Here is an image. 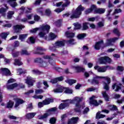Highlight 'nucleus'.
Masks as SVG:
<instances>
[{
	"mask_svg": "<svg viewBox=\"0 0 124 124\" xmlns=\"http://www.w3.org/2000/svg\"><path fill=\"white\" fill-rule=\"evenodd\" d=\"M55 54H52L51 57L48 55H46L44 57V59L41 58H36L35 60V62H39L40 66L42 67H47L49 65V63H50L51 65H55V62L53 60V59L55 58ZM49 62V63L48 62Z\"/></svg>",
	"mask_w": 124,
	"mask_h": 124,
	"instance_id": "obj_1",
	"label": "nucleus"
},
{
	"mask_svg": "<svg viewBox=\"0 0 124 124\" xmlns=\"http://www.w3.org/2000/svg\"><path fill=\"white\" fill-rule=\"evenodd\" d=\"M83 101V97H75L73 100H67V106H69L70 104H75V111L76 112H80L84 108H85V104H80V102Z\"/></svg>",
	"mask_w": 124,
	"mask_h": 124,
	"instance_id": "obj_2",
	"label": "nucleus"
},
{
	"mask_svg": "<svg viewBox=\"0 0 124 124\" xmlns=\"http://www.w3.org/2000/svg\"><path fill=\"white\" fill-rule=\"evenodd\" d=\"M50 26L48 25L43 24L42 26H40L39 28H36L33 29L32 30L30 31V32L32 33H35L37 31H41L39 33L38 35L40 37H44L46 33L49 32V31H50Z\"/></svg>",
	"mask_w": 124,
	"mask_h": 124,
	"instance_id": "obj_3",
	"label": "nucleus"
},
{
	"mask_svg": "<svg viewBox=\"0 0 124 124\" xmlns=\"http://www.w3.org/2000/svg\"><path fill=\"white\" fill-rule=\"evenodd\" d=\"M100 79H104L106 81H107V83H106L105 81L103 82L104 89L106 91H109V84L111 83V78L108 77H100L96 76L95 77H94L92 80L93 83L98 85V84H99Z\"/></svg>",
	"mask_w": 124,
	"mask_h": 124,
	"instance_id": "obj_4",
	"label": "nucleus"
},
{
	"mask_svg": "<svg viewBox=\"0 0 124 124\" xmlns=\"http://www.w3.org/2000/svg\"><path fill=\"white\" fill-rule=\"evenodd\" d=\"M14 82H16V80L14 78H10L8 80L6 86L7 89H8V90H13L14 89H16V90H20V89H23L25 88V85L22 83L18 84L15 83L13 84L9 85V84H11V83H14Z\"/></svg>",
	"mask_w": 124,
	"mask_h": 124,
	"instance_id": "obj_5",
	"label": "nucleus"
},
{
	"mask_svg": "<svg viewBox=\"0 0 124 124\" xmlns=\"http://www.w3.org/2000/svg\"><path fill=\"white\" fill-rule=\"evenodd\" d=\"M64 92L65 93H72L73 91L68 88H64L62 86H59L57 88L54 89L53 92L55 93H62Z\"/></svg>",
	"mask_w": 124,
	"mask_h": 124,
	"instance_id": "obj_6",
	"label": "nucleus"
},
{
	"mask_svg": "<svg viewBox=\"0 0 124 124\" xmlns=\"http://www.w3.org/2000/svg\"><path fill=\"white\" fill-rule=\"evenodd\" d=\"M84 10H85V7L80 4L77 8L76 10H72L71 16H80L82 15V12Z\"/></svg>",
	"mask_w": 124,
	"mask_h": 124,
	"instance_id": "obj_7",
	"label": "nucleus"
},
{
	"mask_svg": "<svg viewBox=\"0 0 124 124\" xmlns=\"http://www.w3.org/2000/svg\"><path fill=\"white\" fill-rule=\"evenodd\" d=\"M112 60L108 56L100 57L99 59V63L100 64H106V63H110Z\"/></svg>",
	"mask_w": 124,
	"mask_h": 124,
	"instance_id": "obj_8",
	"label": "nucleus"
},
{
	"mask_svg": "<svg viewBox=\"0 0 124 124\" xmlns=\"http://www.w3.org/2000/svg\"><path fill=\"white\" fill-rule=\"evenodd\" d=\"M57 110V108H51L48 110V111L46 113H45L43 115H39L38 116V118L39 120H43L44 119H46L47 117L50 116L51 114V112H55Z\"/></svg>",
	"mask_w": 124,
	"mask_h": 124,
	"instance_id": "obj_9",
	"label": "nucleus"
},
{
	"mask_svg": "<svg viewBox=\"0 0 124 124\" xmlns=\"http://www.w3.org/2000/svg\"><path fill=\"white\" fill-rule=\"evenodd\" d=\"M95 98H97L96 96H93L90 98V104H93L94 106H98L99 105L102 104L103 102L102 100H99L98 102L96 100Z\"/></svg>",
	"mask_w": 124,
	"mask_h": 124,
	"instance_id": "obj_10",
	"label": "nucleus"
},
{
	"mask_svg": "<svg viewBox=\"0 0 124 124\" xmlns=\"http://www.w3.org/2000/svg\"><path fill=\"white\" fill-rule=\"evenodd\" d=\"M64 45V42L59 41L55 43V46L51 45L49 46V49L51 51H55L56 48H59V47H62Z\"/></svg>",
	"mask_w": 124,
	"mask_h": 124,
	"instance_id": "obj_11",
	"label": "nucleus"
},
{
	"mask_svg": "<svg viewBox=\"0 0 124 124\" xmlns=\"http://www.w3.org/2000/svg\"><path fill=\"white\" fill-rule=\"evenodd\" d=\"M119 39V38L115 37L113 38L108 39L107 40V42L105 45V47H107L108 46H112L113 43H115L117 40Z\"/></svg>",
	"mask_w": 124,
	"mask_h": 124,
	"instance_id": "obj_12",
	"label": "nucleus"
},
{
	"mask_svg": "<svg viewBox=\"0 0 124 124\" xmlns=\"http://www.w3.org/2000/svg\"><path fill=\"white\" fill-rule=\"evenodd\" d=\"M35 82V79L31 78V76L27 77L25 79V83L28 85L29 87L33 86V83Z\"/></svg>",
	"mask_w": 124,
	"mask_h": 124,
	"instance_id": "obj_13",
	"label": "nucleus"
},
{
	"mask_svg": "<svg viewBox=\"0 0 124 124\" xmlns=\"http://www.w3.org/2000/svg\"><path fill=\"white\" fill-rule=\"evenodd\" d=\"M1 74L4 76H10L11 72L10 70L6 68H2L0 69Z\"/></svg>",
	"mask_w": 124,
	"mask_h": 124,
	"instance_id": "obj_14",
	"label": "nucleus"
},
{
	"mask_svg": "<svg viewBox=\"0 0 124 124\" xmlns=\"http://www.w3.org/2000/svg\"><path fill=\"white\" fill-rule=\"evenodd\" d=\"M94 48L95 50H100L101 48H104V45L103 44V41H101L98 42H96L94 46Z\"/></svg>",
	"mask_w": 124,
	"mask_h": 124,
	"instance_id": "obj_15",
	"label": "nucleus"
},
{
	"mask_svg": "<svg viewBox=\"0 0 124 124\" xmlns=\"http://www.w3.org/2000/svg\"><path fill=\"white\" fill-rule=\"evenodd\" d=\"M14 100H15L16 102L15 104V108H18L20 104H23V103H24L25 102L24 100L19 99L17 97L14 98Z\"/></svg>",
	"mask_w": 124,
	"mask_h": 124,
	"instance_id": "obj_16",
	"label": "nucleus"
},
{
	"mask_svg": "<svg viewBox=\"0 0 124 124\" xmlns=\"http://www.w3.org/2000/svg\"><path fill=\"white\" fill-rule=\"evenodd\" d=\"M94 69L100 73L106 72V68L105 66H99L98 65H96L94 67Z\"/></svg>",
	"mask_w": 124,
	"mask_h": 124,
	"instance_id": "obj_17",
	"label": "nucleus"
},
{
	"mask_svg": "<svg viewBox=\"0 0 124 124\" xmlns=\"http://www.w3.org/2000/svg\"><path fill=\"white\" fill-rule=\"evenodd\" d=\"M95 8H96V6L95 5H92L90 8H88L85 11V14L87 15V14H90V13H92V12L94 11V9H95Z\"/></svg>",
	"mask_w": 124,
	"mask_h": 124,
	"instance_id": "obj_18",
	"label": "nucleus"
},
{
	"mask_svg": "<svg viewBox=\"0 0 124 124\" xmlns=\"http://www.w3.org/2000/svg\"><path fill=\"white\" fill-rule=\"evenodd\" d=\"M45 35L44 37H43L46 40L49 41V40H53V39H55L56 37H57V36L56 34H54V33H50L49 35L48 36V37L47 38L46 36Z\"/></svg>",
	"mask_w": 124,
	"mask_h": 124,
	"instance_id": "obj_19",
	"label": "nucleus"
},
{
	"mask_svg": "<svg viewBox=\"0 0 124 124\" xmlns=\"http://www.w3.org/2000/svg\"><path fill=\"white\" fill-rule=\"evenodd\" d=\"M106 9L104 8H99L97 9L96 6V8L93 11L94 14H103L105 13Z\"/></svg>",
	"mask_w": 124,
	"mask_h": 124,
	"instance_id": "obj_20",
	"label": "nucleus"
},
{
	"mask_svg": "<svg viewBox=\"0 0 124 124\" xmlns=\"http://www.w3.org/2000/svg\"><path fill=\"white\" fill-rule=\"evenodd\" d=\"M28 18H24L21 19L22 22H27L28 20H31V19H32L33 18L34 19L35 21H39L40 20V17L39 16H28Z\"/></svg>",
	"mask_w": 124,
	"mask_h": 124,
	"instance_id": "obj_21",
	"label": "nucleus"
},
{
	"mask_svg": "<svg viewBox=\"0 0 124 124\" xmlns=\"http://www.w3.org/2000/svg\"><path fill=\"white\" fill-rule=\"evenodd\" d=\"M25 28V26L22 25H16L14 26V30L15 32H19L21 31L22 29H24Z\"/></svg>",
	"mask_w": 124,
	"mask_h": 124,
	"instance_id": "obj_22",
	"label": "nucleus"
},
{
	"mask_svg": "<svg viewBox=\"0 0 124 124\" xmlns=\"http://www.w3.org/2000/svg\"><path fill=\"white\" fill-rule=\"evenodd\" d=\"M122 84L117 82L112 85V89L115 90V92H118L119 90H121V87Z\"/></svg>",
	"mask_w": 124,
	"mask_h": 124,
	"instance_id": "obj_23",
	"label": "nucleus"
},
{
	"mask_svg": "<svg viewBox=\"0 0 124 124\" xmlns=\"http://www.w3.org/2000/svg\"><path fill=\"white\" fill-rule=\"evenodd\" d=\"M63 80V77H60L51 80V83L52 84H56V83H58V82H61Z\"/></svg>",
	"mask_w": 124,
	"mask_h": 124,
	"instance_id": "obj_24",
	"label": "nucleus"
},
{
	"mask_svg": "<svg viewBox=\"0 0 124 124\" xmlns=\"http://www.w3.org/2000/svg\"><path fill=\"white\" fill-rule=\"evenodd\" d=\"M73 68H74L75 70H76L77 72H84V71H85V68L81 67L78 65L73 66Z\"/></svg>",
	"mask_w": 124,
	"mask_h": 124,
	"instance_id": "obj_25",
	"label": "nucleus"
},
{
	"mask_svg": "<svg viewBox=\"0 0 124 124\" xmlns=\"http://www.w3.org/2000/svg\"><path fill=\"white\" fill-rule=\"evenodd\" d=\"M36 115V112H30L26 114L25 117L26 119H32V118H34Z\"/></svg>",
	"mask_w": 124,
	"mask_h": 124,
	"instance_id": "obj_26",
	"label": "nucleus"
},
{
	"mask_svg": "<svg viewBox=\"0 0 124 124\" xmlns=\"http://www.w3.org/2000/svg\"><path fill=\"white\" fill-rule=\"evenodd\" d=\"M17 0H9L8 2L10 3V6L13 8H15L17 6V2H15Z\"/></svg>",
	"mask_w": 124,
	"mask_h": 124,
	"instance_id": "obj_27",
	"label": "nucleus"
},
{
	"mask_svg": "<svg viewBox=\"0 0 124 124\" xmlns=\"http://www.w3.org/2000/svg\"><path fill=\"white\" fill-rule=\"evenodd\" d=\"M67 100H63V102H64V104H61L59 107V109H64V108H66V107H68L69 106H67V102L66 101Z\"/></svg>",
	"mask_w": 124,
	"mask_h": 124,
	"instance_id": "obj_28",
	"label": "nucleus"
},
{
	"mask_svg": "<svg viewBox=\"0 0 124 124\" xmlns=\"http://www.w3.org/2000/svg\"><path fill=\"white\" fill-rule=\"evenodd\" d=\"M54 100L51 98H47L43 101V103L44 105H48V104H50L51 102H53Z\"/></svg>",
	"mask_w": 124,
	"mask_h": 124,
	"instance_id": "obj_29",
	"label": "nucleus"
},
{
	"mask_svg": "<svg viewBox=\"0 0 124 124\" xmlns=\"http://www.w3.org/2000/svg\"><path fill=\"white\" fill-rule=\"evenodd\" d=\"M78 121V117H73L69 120L68 124H75L77 123Z\"/></svg>",
	"mask_w": 124,
	"mask_h": 124,
	"instance_id": "obj_30",
	"label": "nucleus"
},
{
	"mask_svg": "<svg viewBox=\"0 0 124 124\" xmlns=\"http://www.w3.org/2000/svg\"><path fill=\"white\" fill-rule=\"evenodd\" d=\"M36 12L37 13L41 14L42 16H43V15H44V8L43 7H40L36 9Z\"/></svg>",
	"mask_w": 124,
	"mask_h": 124,
	"instance_id": "obj_31",
	"label": "nucleus"
},
{
	"mask_svg": "<svg viewBox=\"0 0 124 124\" xmlns=\"http://www.w3.org/2000/svg\"><path fill=\"white\" fill-rule=\"evenodd\" d=\"M17 74H25L27 72V70L18 68L16 70Z\"/></svg>",
	"mask_w": 124,
	"mask_h": 124,
	"instance_id": "obj_32",
	"label": "nucleus"
},
{
	"mask_svg": "<svg viewBox=\"0 0 124 124\" xmlns=\"http://www.w3.org/2000/svg\"><path fill=\"white\" fill-rule=\"evenodd\" d=\"M101 112L100 111L98 112L96 115V119H102L103 118H105V115L100 114Z\"/></svg>",
	"mask_w": 124,
	"mask_h": 124,
	"instance_id": "obj_33",
	"label": "nucleus"
},
{
	"mask_svg": "<svg viewBox=\"0 0 124 124\" xmlns=\"http://www.w3.org/2000/svg\"><path fill=\"white\" fill-rule=\"evenodd\" d=\"M102 94L104 98H105V100L106 101H109V96L108 94H107V93H106V91H103L102 92Z\"/></svg>",
	"mask_w": 124,
	"mask_h": 124,
	"instance_id": "obj_34",
	"label": "nucleus"
},
{
	"mask_svg": "<svg viewBox=\"0 0 124 124\" xmlns=\"http://www.w3.org/2000/svg\"><path fill=\"white\" fill-rule=\"evenodd\" d=\"M14 105V102L13 101H9L7 103L6 107L7 108H12Z\"/></svg>",
	"mask_w": 124,
	"mask_h": 124,
	"instance_id": "obj_35",
	"label": "nucleus"
},
{
	"mask_svg": "<svg viewBox=\"0 0 124 124\" xmlns=\"http://www.w3.org/2000/svg\"><path fill=\"white\" fill-rule=\"evenodd\" d=\"M5 7H6V9L3 7L0 9V14L5 13V12H6V10L8 9V6H7V4H5Z\"/></svg>",
	"mask_w": 124,
	"mask_h": 124,
	"instance_id": "obj_36",
	"label": "nucleus"
},
{
	"mask_svg": "<svg viewBox=\"0 0 124 124\" xmlns=\"http://www.w3.org/2000/svg\"><path fill=\"white\" fill-rule=\"evenodd\" d=\"M15 65H22L23 64V62L20 61V60L18 59H15V62H14Z\"/></svg>",
	"mask_w": 124,
	"mask_h": 124,
	"instance_id": "obj_37",
	"label": "nucleus"
},
{
	"mask_svg": "<svg viewBox=\"0 0 124 124\" xmlns=\"http://www.w3.org/2000/svg\"><path fill=\"white\" fill-rule=\"evenodd\" d=\"M65 35L67 37H74L75 34L74 33L70 32L69 31H66L65 32Z\"/></svg>",
	"mask_w": 124,
	"mask_h": 124,
	"instance_id": "obj_38",
	"label": "nucleus"
},
{
	"mask_svg": "<svg viewBox=\"0 0 124 124\" xmlns=\"http://www.w3.org/2000/svg\"><path fill=\"white\" fill-rule=\"evenodd\" d=\"M28 36V34H20L19 36V38L21 41H24V39H26L27 38V37Z\"/></svg>",
	"mask_w": 124,
	"mask_h": 124,
	"instance_id": "obj_39",
	"label": "nucleus"
},
{
	"mask_svg": "<svg viewBox=\"0 0 124 124\" xmlns=\"http://www.w3.org/2000/svg\"><path fill=\"white\" fill-rule=\"evenodd\" d=\"M28 43H34L35 42V38H33V37H30L27 40Z\"/></svg>",
	"mask_w": 124,
	"mask_h": 124,
	"instance_id": "obj_40",
	"label": "nucleus"
},
{
	"mask_svg": "<svg viewBox=\"0 0 124 124\" xmlns=\"http://www.w3.org/2000/svg\"><path fill=\"white\" fill-rule=\"evenodd\" d=\"M87 36V34L86 33H81V34H79L78 35L77 37L78 39H83L84 38L86 37Z\"/></svg>",
	"mask_w": 124,
	"mask_h": 124,
	"instance_id": "obj_41",
	"label": "nucleus"
},
{
	"mask_svg": "<svg viewBox=\"0 0 124 124\" xmlns=\"http://www.w3.org/2000/svg\"><path fill=\"white\" fill-rule=\"evenodd\" d=\"M76 82L77 81L75 79H69L66 80V82L68 83L70 86L73 85V84H75Z\"/></svg>",
	"mask_w": 124,
	"mask_h": 124,
	"instance_id": "obj_42",
	"label": "nucleus"
},
{
	"mask_svg": "<svg viewBox=\"0 0 124 124\" xmlns=\"http://www.w3.org/2000/svg\"><path fill=\"white\" fill-rule=\"evenodd\" d=\"M88 25H89L88 22H84L83 24V26H82L83 31H86V30H88V29H89V26H88Z\"/></svg>",
	"mask_w": 124,
	"mask_h": 124,
	"instance_id": "obj_43",
	"label": "nucleus"
},
{
	"mask_svg": "<svg viewBox=\"0 0 124 124\" xmlns=\"http://www.w3.org/2000/svg\"><path fill=\"white\" fill-rule=\"evenodd\" d=\"M9 34V32H7L6 33H2L0 34V36L1 37V38L5 39V38L7 37V35H8Z\"/></svg>",
	"mask_w": 124,
	"mask_h": 124,
	"instance_id": "obj_44",
	"label": "nucleus"
},
{
	"mask_svg": "<svg viewBox=\"0 0 124 124\" xmlns=\"http://www.w3.org/2000/svg\"><path fill=\"white\" fill-rule=\"evenodd\" d=\"M75 26V30H80L81 28V24L78 23H76L74 24Z\"/></svg>",
	"mask_w": 124,
	"mask_h": 124,
	"instance_id": "obj_45",
	"label": "nucleus"
},
{
	"mask_svg": "<svg viewBox=\"0 0 124 124\" xmlns=\"http://www.w3.org/2000/svg\"><path fill=\"white\" fill-rule=\"evenodd\" d=\"M52 14V11L50 9H46L45 10V15L46 16H50Z\"/></svg>",
	"mask_w": 124,
	"mask_h": 124,
	"instance_id": "obj_46",
	"label": "nucleus"
},
{
	"mask_svg": "<svg viewBox=\"0 0 124 124\" xmlns=\"http://www.w3.org/2000/svg\"><path fill=\"white\" fill-rule=\"evenodd\" d=\"M108 108L111 110H118V108L115 105H109L108 106Z\"/></svg>",
	"mask_w": 124,
	"mask_h": 124,
	"instance_id": "obj_47",
	"label": "nucleus"
},
{
	"mask_svg": "<svg viewBox=\"0 0 124 124\" xmlns=\"http://www.w3.org/2000/svg\"><path fill=\"white\" fill-rule=\"evenodd\" d=\"M35 93L36 94H39L40 93H44V91L42 89H36Z\"/></svg>",
	"mask_w": 124,
	"mask_h": 124,
	"instance_id": "obj_48",
	"label": "nucleus"
},
{
	"mask_svg": "<svg viewBox=\"0 0 124 124\" xmlns=\"http://www.w3.org/2000/svg\"><path fill=\"white\" fill-rule=\"evenodd\" d=\"M122 12L121 9H115L112 15H115V14H118V13H121Z\"/></svg>",
	"mask_w": 124,
	"mask_h": 124,
	"instance_id": "obj_49",
	"label": "nucleus"
},
{
	"mask_svg": "<svg viewBox=\"0 0 124 124\" xmlns=\"http://www.w3.org/2000/svg\"><path fill=\"white\" fill-rule=\"evenodd\" d=\"M97 17H91L88 19V22H94V21H97Z\"/></svg>",
	"mask_w": 124,
	"mask_h": 124,
	"instance_id": "obj_50",
	"label": "nucleus"
},
{
	"mask_svg": "<svg viewBox=\"0 0 124 124\" xmlns=\"http://www.w3.org/2000/svg\"><path fill=\"white\" fill-rule=\"evenodd\" d=\"M56 121H57L56 118L52 117L50 119L49 123L50 124H56Z\"/></svg>",
	"mask_w": 124,
	"mask_h": 124,
	"instance_id": "obj_51",
	"label": "nucleus"
},
{
	"mask_svg": "<svg viewBox=\"0 0 124 124\" xmlns=\"http://www.w3.org/2000/svg\"><path fill=\"white\" fill-rule=\"evenodd\" d=\"M98 28H101L102 27L104 26V22L103 21L99 22L97 23V25Z\"/></svg>",
	"mask_w": 124,
	"mask_h": 124,
	"instance_id": "obj_52",
	"label": "nucleus"
},
{
	"mask_svg": "<svg viewBox=\"0 0 124 124\" xmlns=\"http://www.w3.org/2000/svg\"><path fill=\"white\" fill-rule=\"evenodd\" d=\"M33 98H36V99H42L43 98V96L40 95H35L33 96Z\"/></svg>",
	"mask_w": 124,
	"mask_h": 124,
	"instance_id": "obj_53",
	"label": "nucleus"
},
{
	"mask_svg": "<svg viewBox=\"0 0 124 124\" xmlns=\"http://www.w3.org/2000/svg\"><path fill=\"white\" fill-rule=\"evenodd\" d=\"M33 107H32V104H30L28 105L27 107V110H29L31 111V110H32Z\"/></svg>",
	"mask_w": 124,
	"mask_h": 124,
	"instance_id": "obj_54",
	"label": "nucleus"
},
{
	"mask_svg": "<svg viewBox=\"0 0 124 124\" xmlns=\"http://www.w3.org/2000/svg\"><path fill=\"white\" fill-rule=\"evenodd\" d=\"M62 19H60L56 22V25L58 27H60V26L62 25Z\"/></svg>",
	"mask_w": 124,
	"mask_h": 124,
	"instance_id": "obj_55",
	"label": "nucleus"
},
{
	"mask_svg": "<svg viewBox=\"0 0 124 124\" xmlns=\"http://www.w3.org/2000/svg\"><path fill=\"white\" fill-rule=\"evenodd\" d=\"M12 56L13 58H16V57L19 56V52H13Z\"/></svg>",
	"mask_w": 124,
	"mask_h": 124,
	"instance_id": "obj_56",
	"label": "nucleus"
},
{
	"mask_svg": "<svg viewBox=\"0 0 124 124\" xmlns=\"http://www.w3.org/2000/svg\"><path fill=\"white\" fill-rule=\"evenodd\" d=\"M31 71L34 74H40V72L38 70L33 69Z\"/></svg>",
	"mask_w": 124,
	"mask_h": 124,
	"instance_id": "obj_57",
	"label": "nucleus"
},
{
	"mask_svg": "<svg viewBox=\"0 0 124 124\" xmlns=\"http://www.w3.org/2000/svg\"><path fill=\"white\" fill-rule=\"evenodd\" d=\"M32 10V9L31 8H27V9L25 11V13H27V14L29 13H31V11Z\"/></svg>",
	"mask_w": 124,
	"mask_h": 124,
	"instance_id": "obj_58",
	"label": "nucleus"
},
{
	"mask_svg": "<svg viewBox=\"0 0 124 124\" xmlns=\"http://www.w3.org/2000/svg\"><path fill=\"white\" fill-rule=\"evenodd\" d=\"M114 33H115V34H117V35H120V32L119 31V30L118 29H114L113 30Z\"/></svg>",
	"mask_w": 124,
	"mask_h": 124,
	"instance_id": "obj_59",
	"label": "nucleus"
},
{
	"mask_svg": "<svg viewBox=\"0 0 124 124\" xmlns=\"http://www.w3.org/2000/svg\"><path fill=\"white\" fill-rule=\"evenodd\" d=\"M14 13H15V12L10 11L8 12L7 16H12L13 15H14Z\"/></svg>",
	"mask_w": 124,
	"mask_h": 124,
	"instance_id": "obj_60",
	"label": "nucleus"
},
{
	"mask_svg": "<svg viewBox=\"0 0 124 124\" xmlns=\"http://www.w3.org/2000/svg\"><path fill=\"white\" fill-rule=\"evenodd\" d=\"M21 55H29V53H28V51L27 50H22L21 52Z\"/></svg>",
	"mask_w": 124,
	"mask_h": 124,
	"instance_id": "obj_61",
	"label": "nucleus"
},
{
	"mask_svg": "<svg viewBox=\"0 0 124 124\" xmlns=\"http://www.w3.org/2000/svg\"><path fill=\"white\" fill-rule=\"evenodd\" d=\"M117 70L118 71H124V67H123L121 66H118L117 67Z\"/></svg>",
	"mask_w": 124,
	"mask_h": 124,
	"instance_id": "obj_62",
	"label": "nucleus"
},
{
	"mask_svg": "<svg viewBox=\"0 0 124 124\" xmlns=\"http://www.w3.org/2000/svg\"><path fill=\"white\" fill-rule=\"evenodd\" d=\"M43 84H44V86H46L45 87H44V89L45 90H46V89H47V88H49V85H48V83H47L46 81H44Z\"/></svg>",
	"mask_w": 124,
	"mask_h": 124,
	"instance_id": "obj_63",
	"label": "nucleus"
},
{
	"mask_svg": "<svg viewBox=\"0 0 124 124\" xmlns=\"http://www.w3.org/2000/svg\"><path fill=\"white\" fill-rule=\"evenodd\" d=\"M89 111H90L89 108H86L83 111V114H87Z\"/></svg>",
	"mask_w": 124,
	"mask_h": 124,
	"instance_id": "obj_64",
	"label": "nucleus"
}]
</instances>
